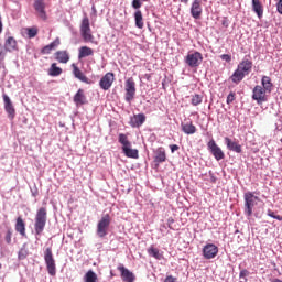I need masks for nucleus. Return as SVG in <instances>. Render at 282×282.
<instances>
[{"label":"nucleus","instance_id":"obj_52","mask_svg":"<svg viewBox=\"0 0 282 282\" xmlns=\"http://www.w3.org/2000/svg\"><path fill=\"white\" fill-rule=\"evenodd\" d=\"M181 3H185V6L188 3V0H180Z\"/></svg>","mask_w":282,"mask_h":282},{"label":"nucleus","instance_id":"obj_38","mask_svg":"<svg viewBox=\"0 0 282 282\" xmlns=\"http://www.w3.org/2000/svg\"><path fill=\"white\" fill-rule=\"evenodd\" d=\"M119 142L122 147H131V141L127 138V134L120 133L119 134Z\"/></svg>","mask_w":282,"mask_h":282},{"label":"nucleus","instance_id":"obj_24","mask_svg":"<svg viewBox=\"0 0 282 282\" xmlns=\"http://www.w3.org/2000/svg\"><path fill=\"white\" fill-rule=\"evenodd\" d=\"M166 160V150L164 148H159L154 152V162L155 164H162Z\"/></svg>","mask_w":282,"mask_h":282},{"label":"nucleus","instance_id":"obj_46","mask_svg":"<svg viewBox=\"0 0 282 282\" xmlns=\"http://www.w3.org/2000/svg\"><path fill=\"white\" fill-rule=\"evenodd\" d=\"M221 61H226V63H230V61H232V56L228 55V54H223L220 55Z\"/></svg>","mask_w":282,"mask_h":282},{"label":"nucleus","instance_id":"obj_31","mask_svg":"<svg viewBox=\"0 0 282 282\" xmlns=\"http://www.w3.org/2000/svg\"><path fill=\"white\" fill-rule=\"evenodd\" d=\"M148 254L150 257H153L154 259H156L158 261H162V259H164V256H162V253H160V249L151 246L149 249H148Z\"/></svg>","mask_w":282,"mask_h":282},{"label":"nucleus","instance_id":"obj_20","mask_svg":"<svg viewBox=\"0 0 282 282\" xmlns=\"http://www.w3.org/2000/svg\"><path fill=\"white\" fill-rule=\"evenodd\" d=\"M225 144L227 145V149L229 151H234V153H241V144H239L237 141H232V139L226 137L225 138Z\"/></svg>","mask_w":282,"mask_h":282},{"label":"nucleus","instance_id":"obj_16","mask_svg":"<svg viewBox=\"0 0 282 282\" xmlns=\"http://www.w3.org/2000/svg\"><path fill=\"white\" fill-rule=\"evenodd\" d=\"M73 100L76 107H83V105H87V96L85 95V90L79 88L77 93L74 95Z\"/></svg>","mask_w":282,"mask_h":282},{"label":"nucleus","instance_id":"obj_43","mask_svg":"<svg viewBox=\"0 0 282 282\" xmlns=\"http://www.w3.org/2000/svg\"><path fill=\"white\" fill-rule=\"evenodd\" d=\"M236 96L237 95L234 91H230L227 96V105H232V102H235Z\"/></svg>","mask_w":282,"mask_h":282},{"label":"nucleus","instance_id":"obj_54","mask_svg":"<svg viewBox=\"0 0 282 282\" xmlns=\"http://www.w3.org/2000/svg\"><path fill=\"white\" fill-rule=\"evenodd\" d=\"M173 218H169V224H173Z\"/></svg>","mask_w":282,"mask_h":282},{"label":"nucleus","instance_id":"obj_49","mask_svg":"<svg viewBox=\"0 0 282 282\" xmlns=\"http://www.w3.org/2000/svg\"><path fill=\"white\" fill-rule=\"evenodd\" d=\"M276 8H278L279 14H282V0H279Z\"/></svg>","mask_w":282,"mask_h":282},{"label":"nucleus","instance_id":"obj_47","mask_svg":"<svg viewBox=\"0 0 282 282\" xmlns=\"http://www.w3.org/2000/svg\"><path fill=\"white\" fill-rule=\"evenodd\" d=\"M164 282H177V278H174L173 275H167Z\"/></svg>","mask_w":282,"mask_h":282},{"label":"nucleus","instance_id":"obj_14","mask_svg":"<svg viewBox=\"0 0 282 282\" xmlns=\"http://www.w3.org/2000/svg\"><path fill=\"white\" fill-rule=\"evenodd\" d=\"M147 122V116L144 113H138L130 118V127L133 129H140Z\"/></svg>","mask_w":282,"mask_h":282},{"label":"nucleus","instance_id":"obj_35","mask_svg":"<svg viewBox=\"0 0 282 282\" xmlns=\"http://www.w3.org/2000/svg\"><path fill=\"white\" fill-rule=\"evenodd\" d=\"M202 102H204V96H202L199 94H195L192 96L191 104L193 105V107H197V106L202 105Z\"/></svg>","mask_w":282,"mask_h":282},{"label":"nucleus","instance_id":"obj_28","mask_svg":"<svg viewBox=\"0 0 282 282\" xmlns=\"http://www.w3.org/2000/svg\"><path fill=\"white\" fill-rule=\"evenodd\" d=\"M87 56H94V50L89 46L79 47L78 58H87Z\"/></svg>","mask_w":282,"mask_h":282},{"label":"nucleus","instance_id":"obj_33","mask_svg":"<svg viewBox=\"0 0 282 282\" xmlns=\"http://www.w3.org/2000/svg\"><path fill=\"white\" fill-rule=\"evenodd\" d=\"M84 281L85 282H98V275L96 274V272L89 270L88 272H86V274L84 276Z\"/></svg>","mask_w":282,"mask_h":282},{"label":"nucleus","instance_id":"obj_39","mask_svg":"<svg viewBox=\"0 0 282 282\" xmlns=\"http://www.w3.org/2000/svg\"><path fill=\"white\" fill-rule=\"evenodd\" d=\"M29 254H30V252L28 251V249L22 248V249H20V251L18 253V258L20 261H23V259H28Z\"/></svg>","mask_w":282,"mask_h":282},{"label":"nucleus","instance_id":"obj_27","mask_svg":"<svg viewBox=\"0 0 282 282\" xmlns=\"http://www.w3.org/2000/svg\"><path fill=\"white\" fill-rule=\"evenodd\" d=\"M15 230L21 235V237H25V220H23L21 216L15 220Z\"/></svg>","mask_w":282,"mask_h":282},{"label":"nucleus","instance_id":"obj_26","mask_svg":"<svg viewBox=\"0 0 282 282\" xmlns=\"http://www.w3.org/2000/svg\"><path fill=\"white\" fill-rule=\"evenodd\" d=\"M181 127L183 133H186V135H193L194 133H197V127H195L193 122L182 123Z\"/></svg>","mask_w":282,"mask_h":282},{"label":"nucleus","instance_id":"obj_30","mask_svg":"<svg viewBox=\"0 0 282 282\" xmlns=\"http://www.w3.org/2000/svg\"><path fill=\"white\" fill-rule=\"evenodd\" d=\"M261 83L262 89L267 90L269 94L272 93V87H274V84H272V79L270 77L263 76Z\"/></svg>","mask_w":282,"mask_h":282},{"label":"nucleus","instance_id":"obj_4","mask_svg":"<svg viewBox=\"0 0 282 282\" xmlns=\"http://www.w3.org/2000/svg\"><path fill=\"white\" fill-rule=\"evenodd\" d=\"M44 261L50 276H56V260H54V253L51 247L46 248L44 251Z\"/></svg>","mask_w":282,"mask_h":282},{"label":"nucleus","instance_id":"obj_37","mask_svg":"<svg viewBox=\"0 0 282 282\" xmlns=\"http://www.w3.org/2000/svg\"><path fill=\"white\" fill-rule=\"evenodd\" d=\"M25 31H26L28 39H34L39 35L37 26L26 28Z\"/></svg>","mask_w":282,"mask_h":282},{"label":"nucleus","instance_id":"obj_3","mask_svg":"<svg viewBox=\"0 0 282 282\" xmlns=\"http://www.w3.org/2000/svg\"><path fill=\"white\" fill-rule=\"evenodd\" d=\"M243 199H245V215L247 217H252V210L254 209L257 204H259V197L254 196L252 192H247L243 195Z\"/></svg>","mask_w":282,"mask_h":282},{"label":"nucleus","instance_id":"obj_17","mask_svg":"<svg viewBox=\"0 0 282 282\" xmlns=\"http://www.w3.org/2000/svg\"><path fill=\"white\" fill-rule=\"evenodd\" d=\"M202 0H194L191 7V15L193 19H202Z\"/></svg>","mask_w":282,"mask_h":282},{"label":"nucleus","instance_id":"obj_18","mask_svg":"<svg viewBox=\"0 0 282 282\" xmlns=\"http://www.w3.org/2000/svg\"><path fill=\"white\" fill-rule=\"evenodd\" d=\"M4 48L7 52H19V42L14 36H9L4 40Z\"/></svg>","mask_w":282,"mask_h":282},{"label":"nucleus","instance_id":"obj_44","mask_svg":"<svg viewBox=\"0 0 282 282\" xmlns=\"http://www.w3.org/2000/svg\"><path fill=\"white\" fill-rule=\"evenodd\" d=\"M249 274H250V272L247 269H243L239 273V279H245V282H247L248 279H246V276H248Z\"/></svg>","mask_w":282,"mask_h":282},{"label":"nucleus","instance_id":"obj_22","mask_svg":"<svg viewBox=\"0 0 282 282\" xmlns=\"http://www.w3.org/2000/svg\"><path fill=\"white\" fill-rule=\"evenodd\" d=\"M58 45H61V37H56L48 45L44 46L41 50V54H52V51L56 50V47H58Z\"/></svg>","mask_w":282,"mask_h":282},{"label":"nucleus","instance_id":"obj_40","mask_svg":"<svg viewBox=\"0 0 282 282\" xmlns=\"http://www.w3.org/2000/svg\"><path fill=\"white\" fill-rule=\"evenodd\" d=\"M7 54H8V50L6 48L4 45L0 43V63H3V61H6Z\"/></svg>","mask_w":282,"mask_h":282},{"label":"nucleus","instance_id":"obj_25","mask_svg":"<svg viewBox=\"0 0 282 282\" xmlns=\"http://www.w3.org/2000/svg\"><path fill=\"white\" fill-rule=\"evenodd\" d=\"M252 10L256 12L258 19H263V4L261 0H252Z\"/></svg>","mask_w":282,"mask_h":282},{"label":"nucleus","instance_id":"obj_9","mask_svg":"<svg viewBox=\"0 0 282 282\" xmlns=\"http://www.w3.org/2000/svg\"><path fill=\"white\" fill-rule=\"evenodd\" d=\"M202 61H204V57L199 52L188 53L185 58V63L188 67H199Z\"/></svg>","mask_w":282,"mask_h":282},{"label":"nucleus","instance_id":"obj_5","mask_svg":"<svg viewBox=\"0 0 282 282\" xmlns=\"http://www.w3.org/2000/svg\"><path fill=\"white\" fill-rule=\"evenodd\" d=\"M124 100L126 102H129V105H131V102H133L134 98H135V79H133V77H129L128 79H126L124 82Z\"/></svg>","mask_w":282,"mask_h":282},{"label":"nucleus","instance_id":"obj_11","mask_svg":"<svg viewBox=\"0 0 282 282\" xmlns=\"http://www.w3.org/2000/svg\"><path fill=\"white\" fill-rule=\"evenodd\" d=\"M219 254V247L215 243H207L203 248L204 259H215Z\"/></svg>","mask_w":282,"mask_h":282},{"label":"nucleus","instance_id":"obj_7","mask_svg":"<svg viewBox=\"0 0 282 282\" xmlns=\"http://www.w3.org/2000/svg\"><path fill=\"white\" fill-rule=\"evenodd\" d=\"M116 82V74L109 72L106 73L105 76L101 77L99 80V87L100 89H104V91H109Z\"/></svg>","mask_w":282,"mask_h":282},{"label":"nucleus","instance_id":"obj_12","mask_svg":"<svg viewBox=\"0 0 282 282\" xmlns=\"http://www.w3.org/2000/svg\"><path fill=\"white\" fill-rule=\"evenodd\" d=\"M34 10L42 21H47V12H45V0H34Z\"/></svg>","mask_w":282,"mask_h":282},{"label":"nucleus","instance_id":"obj_56","mask_svg":"<svg viewBox=\"0 0 282 282\" xmlns=\"http://www.w3.org/2000/svg\"><path fill=\"white\" fill-rule=\"evenodd\" d=\"M1 268H2V265H1V263H0V270H1Z\"/></svg>","mask_w":282,"mask_h":282},{"label":"nucleus","instance_id":"obj_10","mask_svg":"<svg viewBox=\"0 0 282 282\" xmlns=\"http://www.w3.org/2000/svg\"><path fill=\"white\" fill-rule=\"evenodd\" d=\"M207 147L212 153V155H214L215 160H217V162H219V160H224V158H226V154H224V151L221 150V148H219V145H217V142H215V140H210L207 143Z\"/></svg>","mask_w":282,"mask_h":282},{"label":"nucleus","instance_id":"obj_13","mask_svg":"<svg viewBox=\"0 0 282 282\" xmlns=\"http://www.w3.org/2000/svg\"><path fill=\"white\" fill-rule=\"evenodd\" d=\"M3 101H4V110L8 113V118L10 120H14L17 117V109H14V105H12V100L8 95H3Z\"/></svg>","mask_w":282,"mask_h":282},{"label":"nucleus","instance_id":"obj_19","mask_svg":"<svg viewBox=\"0 0 282 282\" xmlns=\"http://www.w3.org/2000/svg\"><path fill=\"white\" fill-rule=\"evenodd\" d=\"M72 68H73V75L75 76V78H77L82 83H86V85H89V78L85 76L83 70H80V68H78L76 64H72Z\"/></svg>","mask_w":282,"mask_h":282},{"label":"nucleus","instance_id":"obj_6","mask_svg":"<svg viewBox=\"0 0 282 282\" xmlns=\"http://www.w3.org/2000/svg\"><path fill=\"white\" fill-rule=\"evenodd\" d=\"M109 226H111V216L106 214L101 217V219L97 224V235L101 239L107 237L109 232Z\"/></svg>","mask_w":282,"mask_h":282},{"label":"nucleus","instance_id":"obj_29","mask_svg":"<svg viewBox=\"0 0 282 282\" xmlns=\"http://www.w3.org/2000/svg\"><path fill=\"white\" fill-rule=\"evenodd\" d=\"M48 76L56 77L63 74V68L58 67L56 63L51 64V67L47 70Z\"/></svg>","mask_w":282,"mask_h":282},{"label":"nucleus","instance_id":"obj_36","mask_svg":"<svg viewBox=\"0 0 282 282\" xmlns=\"http://www.w3.org/2000/svg\"><path fill=\"white\" fill-rule=\"evenodd\" d=\"M89 30H91V28L89 26V18L87 17V14H85L82 20L80 32H87Z\"/></svg>","mask_w":282,"mask_h":282},{"label":"nucleus","instance_id":"obj_51","mask_svg":"<svg viewBox=\"0 0 282 282\" xmlns=\"http://www.w3.org/2000/svg\"><path fill=\"white\" fill-rule=\"evenodd\" d=\"M221 25H224V28H228V20H223Z\"/></svg>","mask_w":282,"mask_h":282},{"label":"nucleus","instance_id":"obj_21","mask_svg":"<svg viewBox=\"0 0 282 282\" xmlns=\"http://www.w3.org/2000/svg\"><path fill=\"white\" fill-rule=\"evenodd\" d=\"M55 56V61H57V63H62L63 65H67V63H69V52L67 51H57L54 54Z\"/></svg>","mask_w":282,"mask_h":282},{"label":"nucleus","instance_id":"obj_41","mask_svg":"<svg viewBox=\"0 0 282 282\" xmlns=\"http://www.w3.org/2000/svg\"><path fill=\"white\" fill-rule=\"evenodd\" d=\"M4 240L8 245L12 243V228H9L7 230V234L4 236Z\"/></svg>","mask_w":282,"mask_h":282},{"label":"nucleus","instance_id":"obj_50","mask_svg":"<svg viewBox=\"0 0 282 282\" xmlns=\"http://www.w3.org/2000/svg\"><path fill=\"white\" fill-rule=\"evenodd\" d=\"M3 32V22L1 21V15H0V34Z\"/></svg>","mask_w":282,"mask_h":282},{"label":"nucleus","instance_id":"obj_55","mask_svg":"<svg viewBox=\"0 0 282 282\" xmlns=\"http://www.w3.org/2000/svg\"><path fill=\"white\" fill-rule=\"evenodd\" d=\"M140 1L142 2V1H149V0H140Z\"/></svg>","mask_w":282,"mask_h":282},{"label":"nucleus","instance_id":"obj_23","mask_svg":"<svg viewBox=\"0 0 282 282\" xmlns=\"http://www.w3.org/2000/svg\"><path fill=\"white\" fill-rule=\"evenodd\" d=\"M122 152L126 158H131L132 160H138V158H140L138 149H131V145L122 147Z\"/></svg>","mask_w":282,"mask_h":282},{"label":"nucleus","instance_id":"obj_32","mask_svg":"<svg viewBox=\"0 0 282 282\" xmlns=\"http://www.w3.org/2000/svg\"><path fill=\"white\" fill-rule=\"evenodd\" d=\"M134 21H135V25L139 28V30H142V28H144V20L142 18L141 10H137L134 12Z\"/></svg>","mask_w":282,"mask_h":282},{"label":"nucleus","instance_id":"obj_45","mask_svg":"<svg viewBox=\"0 0 282 282\" xmlns=\"http://www.w3.org/2000/svg\"><path fill=\"white\" fill-rule=\"evenodd\" d=\"M132 8H134V10H140V8H142V1L141 0H133L132 1Z\"/></svg>","mask_w":282,"mask_h":282},{"label":"nucleus","instance_id":"obj_1","mask_svg":"<svg viewBox=\"0 0 282 282\" xmlns=\"http://www.w3.org/2000/svg\"><path fill=\"white\" fill-rule=\"evenodd\" d=\"M252 72V61L243 59L237 66V69L234 74L229 77L235 85H239L246 76H248Z\"/></svg>","mask_w":282,"mask_h":282},{"label":"nucleus","instance_id":"obj_2","mask_svg":"<svg viewBox=\"0 0 282 282\" xmlns=\"http://www.w3.org/2000/svg\"><path fill=\"white\" fill-rule=\"evenodd\" d=\"M46 225H47V208L41 207L37 209L35 215L34 231L36 237H41V235H43V230H45Z\"/></svg>","mask_w":282,"mask_h":282},{"label":"nucleus","instance_id":"obj_53","mask_svg":"<svg viewBox=\"0 0 282 282\" xmlns=\"http://www.w3.org/2000/svg\"><path fill=\"white\" fill-rule=\"evenodd\" d=\"M273 282H282L281 279H274Z\"/></svg>","mask_w":282,"mask_h":282},{"label":"nucleus","instance_id":"obj_48","mask_svg":"<svg viewBox=\"0 0 282 282\" xmlns=\"http://www.w3.org/2000/svg\"><path fill=\"white\" fill-rule=\"evenodd\" d=\"M170 149H171L172 153H175V151H180V145L172 144V145H170Z\"/></svg>","mask_w":282,"mask_h":282},{"label":"nucleus","instance_id":"obj_34","mask_svg":"<svg viewBox=\"0 0 282 282\" xmlns=\"http://www.w3.org/2000/svg\"><path fill=\"white\" fill-rule=\"evenodd\" d=\"M80 34H82L85 43L94 42V35L91 34V29H89L88 31H80Z\"/></svg>","mask_w":282,"mask_h":282},{"label":"nucleus","instance_id":"obj_42","mask_svg":"<svg viewBox=\"0 0 282 282\" xmlns=\"http://www.w3.org/2000/svg\"><path fill=\"white\" fill-rule=\"evenodd\" d=\"M267 215L269 217H272L273 219H278V221H282V216L281 215H275L272 209H268Z\"/></svg>","mask_w":282,"mask_h":282},{"label":"nucleus","instance_id":"obj_8","mask_svg":"<svg viewBox=\"0 0 282 282\" xmlns=\"http://www.w3.org/2000/svg\"><path fill=\"white\" fill-rule=\"evenodd\" d=\"M264 88L260 85L254 86L252 90V100H256L258 105H263V102H268V95H265Z\"/></svg>","mask_w":282,"mask_h":282},{"label":"nucleus","instance_id":"obj_15","mask_svg":"<svg viewBox=\"0 0 282 282\" xmlns=\"http://www.w3.org/2000/svg\"><path fill=\"white\" fill-rule=\"evenodd\" d=\"M117 270H119L123 282H135V274L124 268V265L118 267Z\"/></svg>","mask_w":282,"mask_h":282}]
</instances>
